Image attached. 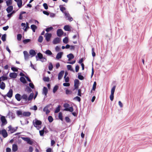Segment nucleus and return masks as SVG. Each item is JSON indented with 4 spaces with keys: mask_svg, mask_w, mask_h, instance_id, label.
Returning a JSON list of instances; mask_svg holds the SVG:
<instances>
[{
    "mask_svg": "<svg viewBox=\"0 0 152 152\" xmlns=\"http://www.w3.org/2000/svg\"><path fill=\"white\" fill-rule=\"evenodd\" d=\"M64 107L65 108L64 110L69 111L70 112H72L73 111V108L72 107H70V105L68 103H65L64 104Z\"/></svg>",
    "mask_w": 152,
    "mask_h": 152,
    "instance_id": "nucleus-1",
    "label": "nucleus"
},
{
    "mask_svg": "<svg viewBox=\"0 0 152 152\" xmlns=\"http://www.w3.org/2000/svg\"><path fill=\"white\" fill-rule=\"evenodd\" d=\"M116 86H113L112 88L111 91V94L110 96V100L112 101L114 99V94L115 91Z\"/></svg>",
    "mask_w": 152,
    "mask_h": 152,
    "instance_id": "nucleus-2",
    "label": "nucleus"
},
{
    "mask_svg": "<svg viewBox=\"0 0 152 152\" xmlns=\"http://www.w3.org/2000/svg\"><path fill=\"white\" fill-rule=\"evenodd\" d=\"M21 138L25 141L27 142L28 144L30 145H32L33 143V141L31 140L30 138L28 137H21Z\"/></svg>",
    "mask_w": 152,
    "mask_h": 152,
    "instance_id": "nucleus-3",
    "label": "nucleus"
},
{
    "mask_svg": "<svg viewBox=\"0 0 152 152\" xmlns=\"http://www.w3.org/2000/svg\"><path fill=\"white\" fill-rule=\"evenodd\" d=\"M33 125L36 128L37 127V126L41 125L42 124V122L41 121L37 120V119L35 118L33 121Z\"/></svg>",
    "mask_w": 152,
    "mask_h": 152,
    "instance_id": "nucleus-4",
    "label": "nucleus"
},
{
    "mask_svg": "<svg viewBox=\"0 0 152 152\" xmlns=\"http://www.w3.org/2000/svg\"><path fill=\"white\" fill-rule=\"evenodd\" d=\"M64 15L66 18L69 21L71 22L73 20V18L71 17L70 16V14L68 13V12H67L66 11H65L64 12Z\"/></svg>",
    "mask_w": 152,
    "mask_h": 152,
    "instance_id": "nucleus-5",
    "label": "nucleus"
},
{
    "mask_svg": "<svg viewBox=\"0 0 152 152\" xmlns=\"http://www.w3.org/2000/svg\"><path fill=\"white\" fill-rule=\"evenodd\" d=\"M1 121L2 123V125H4L6 124H7V121L6 119L5 118V116H2L0 117Z\"/></svg>",
    "mask_w": 152,
    "mask_h": 152,
    "instance_id": "nucleus-6",
    "label": "nucleus"
},
{
    "mask_svg": "<svg viewBox=\"0 0 152 152\" xmlns=\"http://www.w3.org/2000/svg\"><path fill=\"white\" fill-rule=\"evenodd\" d=\"M51 36L52 34L51 33H47L45 34V39L47 42H48L50 41Z\"/></svg>",
    "mask_w": 152,
    "mask_h": 152,
    "instance_id": "nucleus-7",
    "label": "nucleus"
},
{
    "mask_svg": "<svg viewBox=\"0 0 152 152\" xmlns=\"http://www.w3.org/2000/svg\"><path fill=\"white\" fill-rule=\"evenodd\" d=\"M0 134H2L4 138L7 137L8 136L7 132L4 129L1 130H0Z\"/></svg>",
    "mask_w": 152,
    "mask_h": 152,
    "instance_id": "nucleus-8",
    "label": "nucleus"
},
{
    "mask_svg": "<svg viewBox=\"0 0 152 152\" xmlns=\"http://www.w3.org/2000/svg\"><path fill=\"white\" fill-rule=\"evenodd\" d=\"M48 92V89L46 87H44L42 90V94L45 95V97L47 96V95Z\"/></svg>",
    "mask_w": 152,
    "mask_h": 152,
    "instance_id": "nucleus-9",
    "label": "nucleus"
},
{
    "mask_svg": "<svg viewBox=\"0 0 152 152\" xmlns=\"http://www.w3.org/2000/svg\"><path fill=\"white\" fill-rule=\"evenodd\" d=\"M61 38L59 37H56L55 38L53 41V44H56L59 43L61 40Z\"/></svg>",
    "mask_w": 152,
    "mask_h": 152,
    "instance_id": "nucleus-10",
    "label": "nucleus"
},
{
    "mask_svg": "<svg viewBox=\"0 0 152 152\" xmlns=\"http://www.w3.org/2000/svg\"><path fill=\"white\" fill-rule=\"evenodd\" d=\"M64 32L61 29H58L57 31V34L58 37H60L63 34Z\"/></svg>",
    "mask_w": 152,
    "mask_h": 152,
    "instance_id": "nucleus-11",
    "label": "nucleus"
},
{
    "mask_svg": "<svg viewBox=\"0 0 152 152\" xmlns=\"http://www.w3.org/2000/svg\"><path fill=\"white\" fill-rule=\"evenodd\" d=\"M7 116H8L10 118H11L12 119H13L15 118L14 114L13 113L10 112V111H9Z\"/></svg>",
    "mask_w": 152,
    "mask_h": 152,
    "instance_id": "nucleus-12",
    "label": "nucleus"
},
{
    "mask_svg": "<svg viewBox=\"0 0 152 152\" xmlns=\"http://www.w3.org/2000/svg\"><path fill=\"white\" fill-rule=\"evenodd\" d=\"M79 81L78 79H75L74 80V87L75 89H77L78 87V84Z\"/></svg>",
    "mask_w": 152,
    "mask_h": 152,
    "instance_id": "nucleus-13",
    "label": "nucleus"
},
{
    "mask_svg": "<svg viewBox=\"0 0 152 152\" xmlns=\"http://www.w3.org/2000/svg\"><path fill=\"white\" fill-rule=\"evenodd\" d=\"M49 106V105H47L43 109V111L46 112V113L47 114H48L50 112V110L48 109Z\"/></svg>",
    "mask_w": 152,
    "mask_h": 152,
    "instance_id": "nucleus-14",
    "label": "nucleus"
},
{
    "mask_svg": "<svg viewBox=\"0 0 152 152\" xmlns=\"http://www.w3.org/2000/svg\"><path fill=\"white\" fill-rule=\"evenodd\" d=\"M24 55V58L25 60H27L29 58V55L26 51H24L23 52Z\"/></svg>",
    "mask_w": 152,
    "mask_h": 152,
    "instance_id": "nucleus-15",
    "label": "nucleus"
},
{
    "mask_svg": "<svg viewBox=\"0 0 152 152\" xmlns=\"http://www.w3.org/2000/svg\"><path fill=\"white\" fill-rule=\"evenodd\" d=\"M13 91L12 89H10L8 92L7 94V97L9 98H11L12 96Z\"/></svg>",
    "mask_w": 152,
    "mask_h": 152,
    "instance_id": "nucleus-16",
    "label": "nucleus"
},
{
    "mask_svg": "<svg viewBox=\"0 0 152 152\" xmlns=\"http://www.w3.org/2000/svg\"><path fill=\"white\" fill-rule=\"evenodd\" d=\"M64 73V71H61L58 74V80H60L61 79Z\"/></svg>",
    "mask_w": 152,
    "mask_h": 152,
    "instance_id": "nucleus-17",
    "label": "nucleus"
},
{
    "mask_svg": "<svg viewBox=\"0 0 152 152\" xmlns=\"http://www.w3.org/2000/svg\"><path fill=\"white\" fill-rule=\"evenodd\" d=\"M67 57L68 58V61H70L74 58V56L72 53H70L67 55Z\"/></svg>",
    "mask_w": 152,
    "mask_h": 152,
    "instance_id": "nucleus-18",
    "label": "nucleus"
},
{
    "mask_svg": "<svg viewBox=\"0 0 152 152\" xmlns=\"http://www.w3.org/2000/svg\"><path fill=\"white\" fill-rule=\"evenodd\" d=\"M63 54V52H60L58 53L56 56V58L57 59H59L61 58Z\"/></svg>",
    "mask_w": 152,
    "mask_h": 152,
    "instance_id": "nucleus-19",
    "label": "nucleus"
},
{
    "mask_svg": "<svg viewBox=\"0 0 152 152\" xmlns=\"http://www.w3.org/2000/svg\"><path fill=\"white\" fill-rule=\"evenodd\" d=\"M9 76L11 78H15L17 77V73L15 72L10 73L9 75Z\"/></svg>",
    "mask_w": 152,
    "mask_h": 152,
    "instance_id": "nucleus-20",
    "label": "nucleus"
},
{
    "mask_svg": "<svg viewBox=\"0 0 152 152\" xmlns=\"http://www.w3.org/2000/svg\"><path fill=\"white\" fill-rule=\"evenodd\" d=\"M29 53L31 55V57H32L36 55V52L34 50L31 49L30 50Z\"/></svg>",
    "mask_w": 152,
    "mask_h": 152,
    "instance_id": "nucleus-21",
    "label": "nucleus"
},
{
    "mask_svg": "<svg viewBox=\"0 0 152 152\" xmlns=\"http://www.w3.org/2000/svg\"><path fill=\"white\" fill-rule=\"evenodd\" d=\"M37 56H36V59L37 61L38 60V58L40 59L42 58L43 57L42 54L40 53H38L37 54Z\"/></svg>",
    "mask_w": 152,
    "mask_h": 152,
    "instance_id": "nucleus-22",
    "label": "nucleus"
},
{
    "mask_svg": "<svg viewBox=\"0 0 152 152\" xmlns=\"http://www.w3.org/2000/svg\"><path fill=\"white\" fill-rule=\"evenodd\" d=\"M13 9V6H9L6 9V11L7 13H10L12 10Z\"/></svg>",
    "mask_w": 152,
    "mask_h": 152,
    "instance_id": "nucleus-23",
    "label": "nucleus"
},
{
    "mask_svg": "<svg viewBox=\"0 0 152 152\" xmlns=\"http://www.w3.org/2000/svg\"><path fill=\"white\" fill-rule=\"evenodd\" d=\"M15 99L17 101H20L21 99V96L20 94H16L15 95Z\"/></svg>",
    "mask_w": 152,
    "mask_h": 152,
    "instance_id": "nucleus-24",
    "label": "nucleus"
},
{
    "mask_svg": "<svg viewBox=\"0 0 152 152\" xmlns=\"http://www.w3.org/2000/svg\"><path fill=\"white\" fill-rule=\"evenodd\" d=\"M21 99H23L26 102L28 101V96L26 94H23L21 96Z\"/></svg>",
    "mask_w": 152,
    "mask_h": 152,
    "instance_id": "nucleus-25",
    "label": "nucleus"
},
{
    "mask_svg": "<svg viewBox=\"0 0 152 152\" xmlns=\"http://www.w3.org/2000/svg\"><path fill=\"white\" fill-rule=\"evenodd\" d=\"M18 149V146L16 144H14L12 146V151L14 152L16 151Z\"/></svg>",
    "mask_w": 152,
    "mask_h": 152,
    "instance_id": "nucleus-26",
    "label": "nucleus"
},
{
    "mask_svg": "<svg viewBox=\"0 0 152 152\" xmlns=\"http://www.w3.org/2000/svg\"><path fill=\"white\" fill-rule=\"evenodd\" d=\"M31 114V113L29 112H24L23 113V116H29Z\"/></svg>",
    "mask_w": 152,
    "mask_h": 152,
    "instance_id": "nucleus-27",
    "label": "nucleus"
},
{
    "mask_svg": "<svg viewBox=\"0 0 152 152\" xmlns=\"http://www.w3.org/2000/svg\"><path fill=\"white\" fill-rule=\"evenodd\" d=\"M34 95V94L33 93H31L29 96L28 97V101H31L33 98Z\"/></svg>",
    "mask_w": 152,
    "mask_h": 152,
    "instance_id": "nucleus-28",
    "label": "nucleus"
},
{
    "mask_svg": "<svg viewBox=\"0 0 152 152\" xmlns=\"http://www.w3.org/2000/svg\"><path fill=\"white\" fill-rule=\"evenodd\" d=\"M31 28L33 32H35V30L37 28V27L36 25L33 24L31 25Z\"/></svg>",
    "mask_w": 152,
    "mask_h": 152,
    "instance_id": "nucleus-29",
    "label": "nucleus"
},
{
    "mask_svg": "<svg viewBox=\"0 0 152 152\" xmlns=\"http://www.w3.org/2000/svg\"><path fill=\"white\" fill-rule=\"evenodd\" d=\"M5 87V83L2 82H1V84L0 85V88L4 90V89Z\"/></svg>",
    "mask_w": 152,
    "mask_h": 152,
    "instance_id": "nucleus-30",
    "label": "nucleus"
},
{
    "mask_svg": "<svg viewBox=\"0 0 152 152\" xmlns=\"http://www.w3.org/2000/svg\"><path fill=\"white\" fill-rule=\"evenodd\" d=\"M19 0V1H18L17 2L18 7L20 8L21 7L22 5V0Z\"/></svg>",
    "mask_w": 152,
    "mask_h": 152,
    "instance_id": "nucleus-31",
    "label": "nucleus"
},
{
    "mask_svg": "<svg viewBox=\"0 0 152 152\" xmlns=\"http://www.w3.org/2000/svg\"><path fill=\"white\" fill-rule=\"evenodd\" d=\"M25 91L27 93H30L32 91L31 89L29 86H27L25 89Z\"/></svg>",
    "mask_w": 152,
    "mask_h": 152,
    "instance_id": "nucleus-32",
    "label": "nucleus"
},
{
    "mask_svg": "<svg viewBox=\"0 0 152 152\" xmlns=\"http://www.w3.org/2000/svg\"><path fill=\"white\" fill-rule=\"evenodd\" d=\"M81 73L80 72H79L78 73V79L80 80H83L84 78L83 76L81 75Z\"/></svg>",
    "mask_w": 152,
    "mask_h": 152,
    "instance_id": "nucleus-33",
    "label": "nucleus"
},
{
    "mask_svg": "<svg viewBox=\"0 0 152 152\" xmlns=\"http://www.w3.org/2000/svg\"><path fill=\"white\" fill-rule=\"evenodd\" d=\"M16 113L18 116H19L20 117H22L23 116V113L21 111H18Z\"/></svg>",
    "mask_w": 152,
    "mask_h": 152,
    "instance_id": "nucleus-34",
    "label": "nucleus"
},
{
    "mask_svg": "<svg viewBox=\"0 0 152 152\" xmlns=\"http://www.w3.org/2000/svg\"><path fill=\"white\" fill-rule=\"evenodd\" d=\"M20 80L22 83H26V80L24 77H21L20 78Z\"/></svg>",
    "mask_w": 152,
    "mask_h": 152,
    "instance_id": "nucleus-35",
    "label": "nucleus"
},
{
    "mask_svg": "<svg viewBox=\"0 0 152 152\" xmlns=\"http://www.w3.org/2000/svg\"><path fill=\"white\" fill-rule=\"evenodd\" d=\"M59 8L60 9V10L62 12L64 13V12H65L64 11L65 10L66 8L65 7H64L62 5H60Z\"/></svg>",
    "mask_w": 152,
    "mask_h": 152,
    "instance_id": "nucleus-36",
    "label": "nucleus"
},
{
    "mask_svg": "<svg viewBox=\"0 0 152 152\" xmlns=\"http://www.w3.org/2000/svg\"><path fill=\"white\" fill-rule=\"evenodd\" d=\"M45 53L48 55H51L52 54V52L49 50H46L45 52Z\"/></svg>",
    "mask_w": 152,
    "mask_h": 152,
    "instance_id": "nucleus-37",
    "label": "nucleus"
},
{
    "mask_svg": "<svg viewBox=\"0 0 152 152\" xmlns=\"http://www.w3.org/2000/svg\"><path fill=\"white\" fill-rule=\"evenodd\" d=\"M43 39V37L42 36H40L38 38V41L39 42L41 43L42 42Z\"/></svg>",
    "mask_w": 152,
    "mask_h": 152,
    "instance_id": "nucleus-38",
    "label": "nucleus"
},
{
    "mask_svg": "<svg viewBox=\"0 0 152 152\" xmlns=\"http://www.w3.org/2000/svg\"><path fill=\"white\" fill-rule=\"evenodd\" d=\"M58 88V87L57 85H56L54 86L53 89V93H55L57 90Z\"/></svg>",
    "mask_w": 152,
    "mask_h": 152,
    "instance_id": "nucleus-39",
    "label": "nucleus"
},
{
    "mask_svg": "<svg viewBox=\"0 0 152 152\" xmlns=\"http://www.w3.org/2000/svg\"><path fill=\"white\" fill-rule=\"evenodd\" d=\"M63 42L65 43V44H67L68 42V38L66 37H65L63 40Z\"/></svg>",
    "mask_w": 152,
    "mask_h": 152,
    "instance_id": "nucleus-40",
    "label": "nucleus"
},
{
    "mask_svg": "<svg viewBox=\"0 0 152 152\" xmlns=\"http://www.w3.org/2000/svg\"><path fill=\"white\" fill-rule=\"evenodd\" d=\"M6 4L7 6H9L12 4V0H8L6 1Z\"/></svg>",
    "mask_w": 152,
    "mask_h": 152,
    "instance_id": "nucleus-41",
    "label": "nucleus"
},
{
    "mask_svg": "<svg viewBox=\"0 0 152 152\" xmlns=\"http://www.w3.org/2000/svg\"><path fill=\"white\" fill-rule=\"evenodd\" d=\"M64 28L66 31H69L70 30L69 26L68 25L64 26Z\"/></svg>",
    "mask_w": 152,
    "mask_h": 152,
    "instance_id": "nucleus-42",
    "label": "nucleus"
},
{
    "mask_svg": "<svg viewBox=\"0 0 152 152\" xmlns=\"http://www.w3.org/2000/svg\"><path fill=\"white\" fill-rule=\"evenodd\" d=\"M53 68V65L51 63H50L48 66V69L49 70L51 71Z\"/></svg>",
    "mask_w": 152,
    "mask_h": 152,
    "instance_id": "nucleus-43",
    "label": "nucleus"
},
{
    "mask_svg": "<svg viewBox=\"0 0 152 152\" xmlns=\"http://www.w3.org/2000/svg\"><path fill=\"white\" fill-rule=\"evenodd\" d=\"M48 119L49 122L51 123L53 121V118L52 116H49L48 117Z\"/></svg>",
    "mask_w": 152,
    "mask_h": 152,
    "instance_id": "nucleus-44",
    "label": "nucleus"
},
{
    "mask_svg": "<svg viewBox=\"0 0 152 152\" xmlns=\"http://www.w3.org/2000/svg\"><path fill=\"white\" fill-rule=\"evenodd\" d=\"M58 117L60 120L61 121H63V118L62 113L61 112H60L58 114Z\"/></svg>",
    "mask_w": 152,
    "mask_h": 152,
    "instance_id": "nucleus-45",
    "label": "nucleus"
},
{
    "mask_svg": "<svg viewBox=\"0 0 152 152\" xmlns=\"http://www.w3.org/2000/svg\"><path fill=\"white\" fill-rule=\"evenodd\" d=\"M22 35L20 34H18L17 35V39L18 41H20L22 38Z\"/></svg>",
    "mask_w": 152,
    "mask_h": 152,
    "instance_id": "nucleus-46",
    "label": "nucleus"
},
{
    "mask_svg": "<svg viewBox=\"0 0 152 152\" xmlns=\"http://www.w3.org/2000/svg\"><path fill=\"white\" fill-rule=\"evenodd\" d=\"M31 41V39H26L23 40V42L24 44H26Z\"/></svg>",
    "mask_w": 152,
    "mask_h": 152,
    "instance_id": "nucleus-47",
    "label": "nucleus"
},
{
    "mask_svg": "<svg viewBox=\"0 0 152 152\" xmlns=\"http://www.w3.org/2000/svg\"><path fill=\"white\" fill-rule=\"evenodd\" d=\"M6 34H4L2 35L1 37V39L4 42L6 40Z\"/></svg>",
    "mask_w": 152,
    "mask_h": 152,
    "instance_id": "nucleus-48",
    "label": "nucleus"
},
{
    "mask_svg": "<svg viewBox=\"0 0 152 152\" xmlns=\"http://www.w3.org/2000/svg\"><path fill=\"white\" fill-rule=\"evenodd\" d=\"M96 81H95L93 84L92 87V90L95 91L96 88Z\"/></svg>",
    "mask_w": 152,
    "mask_h": 152,
    "instance_id": "nucleus-49",
    "label": "nucleus"
},
{
    "mask_svg": "<svg viewBox=\"0 0 152 152\" xmlns=\"http://www.w3.org/2000/svg\"><path fill=\"white\" fill-rule=\"evenodd\" d=\"M53 28L52 27H50L47 28L45 29V31L47 32H48L51 31L53 29Z\"/></svg>",
    "mask_w": 152,
    "mask_h": 152,
    "instance_id": "nucleus-50",
    "label": "nucleus"
},
{
    "mask_svg": "<svg viewBox=\"0 0 152 152\" xmlns=\"http://www.w3.org/2000/svg\"><path fill=\"white\" fill-rule=\"evenodd\" d=\"M43 80L45 82H48L50 80V78L48 77H45L43 78Z\"/></svg>",
    "mask_w": 152,
    "mask_h": 152,
    "instance_id": "nucleus-51",
    "label": "nucleus"
},
{
    "mask_svg": "<svg viewBox=\"0 0 152 152\" xmlns=\"http://www.w3.org/2000/svg\"><path fill=\"white\" fill-rule=\"evenodd\" d=\"M67 67L68 70H70L71 71H73V69L72 68L71 65H68L67 66Z\"/></svg>",
    "mask_w": 152,
    "mask_h": 152,
    "instance_id": "nucleus-52",
    "label": "nucleus"
},
{
    "mask_svg": "<svg viewBox=\"0 0 152 152\" xmlns=\"http://www.w3.org/2000/svg\"><path fill=\"white\" fill-rule=\"evenodd\" d=\"M60 105H58V106L56 108V109L55 111V113H58L60 110Z\"/></svg>",
    "mask_w": 152,
    "mask_h": 152,
    "instance_id": "nucleus-53",
    "label": "nucleus"
},
{
    "mask_svg": "<svg viewBox=\"0 0 152 152\" xmlns=\"http://www.w3.org/2000/svg\"><path fill=\"white\" fill-rule=\"evenodd\" d=\"M74 99L75 100L78 101L79 102H80L81 100V99H80V98L78 96H77L76 97H74Z\"/></svg>",
    "mask_w": 152,
    "mask_h": 152,
    "instance_id": "nucleus-54",
    "label": "nucleus"
},
{
    "mask_svg": "<svg viewBox=\"0 0 152 152\" xmlns=\"http://www.w3.org/2000/svg\"><path fill=\"white\" fill-rule=\"evenodd\" d=\"M44 129L42 130L39 131V132L40 135L41 136H43L44 135Z\"/></svg>",
    "mask_w": 152,
    "mask_h": 152,
    "instance_id": "nucleus-55",
    "label": "nucleus"
},
{
    "mask_svg": "<svg viewBox=\"0 0 152 152\" xmlns=\"http://www.w3.org/2000/svg\"><path fill=\"white\" fill-rule=\"evenodd\" d=\"M66 93L67 94H71L72 93V91L68 89L66 90Z\"/></svg>",
    "mask_w": 152,
    "mask_h": 152,
    "instance_id": "nucleus-56",
    "label": "nucleus"
},
{
    "mask_svg": "<svg viewBox=\"0 0 152 152\" xmlns=\"http://www.w3.org/2000/svg\"><path fill=\"white\" fill-rule=\"evenodd\" d=\"M39 60L41 61L42 62H45L47 61V59L43 57L41 59H39Z\"/></svg>",
    "mask_w": 152,
    "mask_h": 152,
    "instance_id": "nucleus-57",
    "label": "nucleus"
},
{
    "mask_svg": "<svg viewBox=\"0 0 152 152\" xmlns=\"http://www.w3.org/2000/svg\"><path fill=\"white\" fill-rule=\"evenodd\" d=\"M94 48H92V56L93 57H94L96 56V53L94 52Z\"/></svg>",
    "mask_w": 152,
    "mask_h": 152,
    "instance_id": "nucleus-58",
    "label": "nucleus"
},
{
    "mask_svg": "<svg viewBox=\"0 0 152 152\" xmlns=\"http://www.w3.org/2000/svg\"><path fill=\"white\" fill-rule=\"evenodd\" d=\"M43 6L44 8L46 9L47 10L48 9V7L47 4L46 3H44L43 4Z\"/></svg>",
    "mask_w": 152,
    "mask_h": 152,
    "instance_id": "nucleus-59",
    "label": "nucleus"
},
{
    "mask_svg": "<svg viewBox=\"0 0 152 152\" xmlns=\"http://www.w3.org/2000/svg\"><path fill=\"white\" fill-rule=\"evenodd\" d=\"M29 85L33 89L34 88V86L32 83H30L29 84Z\"/></svg>",
    "mask_w": 152,
    "mask_h": 152,
    "instance_id": "nucleus-60",
    "label": "nucleus"
},
{
    "mask_svg": "<svg viewBox=\"0 0 152 152\" xmlns=\"http://www.w3.org/2000/svg\"><path fill=\"white\" fill-rule=\"evenodd\" d=\"M11 69L14 72H17L18 71V69L15 67H12Z\"/></svg>",
    "mask_w": 152,
    "mask_h": 152,
    "instance_id": "nucleus-61",
    "label": "nucleus"
},
{
    "mask_svg": "<svg viewBox=\"0 0 152 152\" xmlns=\"http://www.w3.org/2000/svg\"><path fill=\"white\" fill-rule=\"evenodd\" d=\"M65 120L66 122L67 123L69 122H70V119L68 117H66L65 118Z\"/></svg>",
    "mask_w": 152,
    "mask_h": 152,
    "instance_id": "nucleus-62",
    "label": "nucleus"
},
{
    "mask_svg": "<svg viewBox=\"0 0 152 152\" xmlns=\"http://www.w3.org/2000/svg\"><path fill=\"white\" fill-rule=\"evenodd\" d=\"M31 109L34 110H36L37 109V107L36 105H35L33 107L31 108Z\"/></svg>",
    "mask_w": 152,
    "mask_h": 152,
    "instance_id": "nucleus-63",
    "label": "nucleus"
},
{
    "mask_svg": "<svg viewBox=\"0 0 152 152\" xmlns=\"http://www.w3.org/2000/svg\"><path fill=\"white\" fill-rule=\"evenodd\" d=\"M33 149L32 146H30L29 148L28 151L29 152H32Z\"/></svg>",
    "mask_w": 152,
    "mask_h": 152,
    "instance_id": "nucleus-64",
    "label": "nucleus"
}]
</instances>
